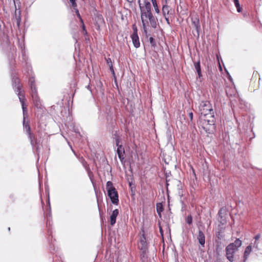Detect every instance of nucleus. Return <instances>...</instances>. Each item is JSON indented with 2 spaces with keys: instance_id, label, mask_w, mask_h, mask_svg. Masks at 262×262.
Here are the masks:
<instances>
[{
  "instance_id": "20",
  "label": "nucleus",
  "mask_w": 262,
  "mask_h": 262,
  "mask_svg": "<svg viewBox=\"0 0 262 262\" xmlns=\"http://www.w3.org/2000/svg\"><path fill=\"white\" fill-rule=\"evenodd\" d=\"M252 251V246L251 245L248 246L244 251V261L245 262L248 259L249 255Z\"/></svg>"
},
{
  "instance_id": "5",
  "label": "nucleus",
  "mask_w": 262,
  "mask_h": 262,
  "mask_svg": "<svg viewBox=\"0 0 262 262\" xmlns=\"http://www.w3.org/2000/svg\"><path fill=\"white\" fill-rule=\"evenodd\" d=\"M233 246L232 245H228L225 249L226 258L230 262L234 261V255L237 251Z\"/></svg>"
},
{
  "instance_id": "28",
  "label": "nucleus",
  "mask_w": 262,
  "mask_h": 262,
  "mask_svg": "<svg viewBox=\"0 0 262 262\" xmlns=\"http://www.w3.org/2000/svg\"><path fill=\"white\" fill-rule=\"evenodd\" d=\"M234 3V5L236 8L237 11L238 12H241L242 11V8L240 6V4L238 0H233Z\"/></svg>"
},
{
  "instance_id": "44",
  "label": "nucleus",
  "mask_w": 262,
  "mask_h": 262,
  "mask_svg": "<svg viewBox=\"0 0 262 262\" xmlns=\"http://www.w3.org/2000/svg\"><path fill=\"white\" fill-rule=\"evenodd\" d=\"M178 194L180 196H182L183 195L182 191L181 189H179L178 191Z\"/></svg>"
},
{
  "instance_id": "13",
  "label": "nucleus",
  "mask_w": 262,
  "mask_h": 262,
  "mask_svg": "<svg viewBox=\"0 0 262 262\" xmlns=\"http://www.w3.org/2000/svg\"><path fill=\"white\" fill-rule=\"evenodd\" d=\"M162 11V14L164 17H166V16H169L172 14L171 8H170V6H168L167 5L165 4L163 6Z\"/></svg>"
},
{
  "instance_id": "31",
  "label": "nucleus",
  "mask_w": 262,
  "mask_h": 262,
  "mask_svg": "<svg viewBox=\"0 0 262 262\" xmlns=\"http://www.w3.org/2000/svg\"><path fill=\"white\" fill-rule=\"evenodd\" d=\"M149 42L152 47H153L154 48L155 47H156V46H157L156 42L155 39L153 37H150L149 39Z\"/></svg>"
},
{
  "instance_id": "45",
  "label": "nucleus",
  "mask_w": 262,
  "mask_h": 262,
  "mask_svg": "<svg viewBox=\"0 0 262 262\" xmlns=\"http://www.w3.org/2000/svg\"><path fill=\"white\" fill-rule=\"evenodd\" d=\"M111 121H112V122H111L112 126V127H114V126H115V122H114L112 121V119H111Z\"/></svg>"
},
{
  "instance_id": "11",
  "label": "nucleus",
  "mask_w": 262,
  "mask_h": 262,
  "mask_svg": "<svg viewBox=\"0 0 262 262\" xmlns=\"http://www.w3.org/2000/svg\"><path fill=\"white\" fill-rule=\"evenodd\" d=\"M113 138L116 146L122 144L121 135L119 130H115L113 134Z\"/></svg>"
},
{
  "instance_id": "17",
  "label": "nucleus",
  "mask_w": 262,
  "mask_h": 262,
  "mask_svg": "<svg viewBox=\"0 0 262 262\" xmlns=\"http://www.w3.org/2000/svg\"><path fill=\"white\" fill-rule=\"evenodd\" d=\"M31 135H28L29 138L30 140L31 145L34 146L36 145L39 144L40 140L38 139L33 133L31 134Z\"/></svg>"
},
{
  "instance_id": "25",
  "label": "nucleus",
  "mask_w": 262,
  "mask_h": 262,
  "mask_svg": "<svg viewBox=\"0 0 262 262\" xmlns=\"http://www.w3.org/2000/svg\"><path fill=\"white\" fill-rule=\"evenodd\" d=\"M106 189L107 191H110L116 190V188L113 186V184L111 181H107L106 185Z\"/></svg>"
},
{
  "instance_id": "15",
  "label": "nucleus",
  "mask_w": 262,
  "mask_h": 262,
  "mask_svg": "<svg viewBox=\"0 0 262 262\" xmlns=\"http://www.w3.org/2000/svg\"><path fill=\"white\" fill-rule=\"evenodd\" d=\"M119 214V210L116 209L113 210L110 216V224L112 226H114L116 222V218Z\"/></svg>"
},
{
  "instance_id": "10",
  "label": "nucleus",
  "mask_w": 262,
  "mask_h": 262,
  "mask_svg": "<svg viewBox=\"0 0 262 262\" xmlns=\"http://www.w3.org/2000/svg\"><path fill=\"white\" fill-rule=\"evenodd\" d=\"M12 85L15 92L21 90V85L20 84V80L18 78L14 77L12 78Z\"/></svg>"
},
{
  "instance_id": "27",
  "label": "nucleus",
  "mask_w": 262,
  "mask_h": 262,
  "mask_svg": "<svg viewBox=\"0 0 262 262\" xmlns=\"http://www.w3.org/2000/svg\"><path fill=\"white\" fill-rule=\"evenodd\" d=\"M151 2L152 4L153 7L154 8L155 11L157 13H160V9H159L157 0H151Z\"/></svg>"
},
{
  "instance_id": "26",
  "label": "nucleus",
  "mask_w": 262,
  "mask_h": 262,
  "mask_svg": "<svg viewBox=\"0 0 262 262\" xmlns=\"http://www.w3.org/2000/svg\"><path fill=\"white\" fill-rule=\"evenodd\" d=\"M260 237V234H256L254 237V238L255 239V242L253 244V247L254 248H255L256 249H257V250H259V248H258V243L257 242Z\"/></svg>"
},
{
  "instance_id": "21",
  "label": "nucleus",
  "mask_w": 262,
  "mask_h": 262,
  "mask_svg": "<svg viewBox=\"0 0 262 262\" xmlns=\"http://www.w3.org/2000/svg\"><path fill=\"white\" fill-rule=\"evenodd\" d=\"M194 68L198 73V77L200 78L202 77L201 68L200 65V61L199 60L197 62H194Z\"/></svg>"
},
{
  "instance_id": "43",
  "label": "nucleus",
  "mask_w": 262,
  "mask_h": 262,
  "mask_svg": "<svg viewBox=\"0 0 262 262\" xmlns=\"http://www.w3.org/2000/svg\"><path fill=\"white\" fill-rule=\"evenodd\" d=\"M188 116L190 118V120H192L193 119V113L192 112L189 113Z\"/></svg>"
},
{
  "instance_id": "22",
  "label": "nucleus",
  "mask_w": 262,
  "mask_h": 262,
  "mask_svg": "<svg viewBox=\"0 0 262 262\" xmlns=\"http://www.w3.org/2000/svg\"><path fill=\"white\" fill-rule=\"evenodd\" d=\"M96 25L97 26L98 29H99L100 26L104 24V19L101 15H98L97 17Z\"/></svg>"
},
{
  "instance_id": "1",
  "label": "nucleus",
  "mask_w": 262,
  "mask_h": 262,
  "mask_svg": "<svg viewBox=\"0 0 262 262\" xmlns=\"http://www.w3.org/2000/svg\"><path fill=\"white\" fill-rule=\"evenodd\" d=\"M141 19L144 32L147 33V27L149 23L153 28H156L157 26L158 19L155 17L151 12V6L150 3L147 0H138Z\"/></svg>"
},
{
  "instance_id": "7",
  "label": "nucleus",
  "mask_w": 262,
  "mask_h": 262,
  "mask_svg": "<svg viewBox=\"0 0 262 262\" xmlns=\"http://www.w3.org/2000/svg\"><path fill=\"white\" fill-rule=\"evenodd\" d=\"M17 95H18L19 101L21 103L23 115L25 117L27 115L28 110L26 106H25V95L24 94L21 93V90L19 91L16 92Z\"/></svg>"
},
{
  "instance_id": "9",
  "label": "nucleus",
  "mask_w": 262,
  "mask_h": 262,
  "mask_svg": "<svg viewBox=\"0 0 262 262\" xmlns=\"http://www.w3.org/2000/svg\"><path fill=\"white\" fill-rule=\"evenodd\" d=\"M116 146L117 147L116 151L118 154V158H119L120 161L122 163L124 160V155H125L124 147L122 145V144H119L118 145H116Z\"/></svg>"
},
{
  "instance_id": "37",
  "label": "nucleus",
  "mask_w": 262,
  "mask_h": 262,
  "mask_svg": "<svg viewBox=\"0 0 262 262\" xmlns=\"http://www.w3.org/2000/svg\"><path fill=\"white\" fill-rule=\"evenodd\" d=\"M110 68V70H111L112 74L115 76V71H114V68H113V64H110V66L109 67Z\"/></svg>"
},
{
  "instance_id": "18",
  "label": "nucleus",
  "mask_w": 262,
  "mask_h": 262,
  "mask_svg": "<svg viewBox=\"0 0 262 262\" xmlns=\"http://www.w3.org/2000/svg\"><path fill=\"white\" fill-rule=\"evenodd\" d=\"M130 37L132 39V41L134 47L136 48L140 47V43L138 35H131Z\"/></svg>"
},
{
  "instance_id": "14",
  "label": "nucleus",
  "mask_w": 262,
  "mask_h": 262,
  "mask_svg": "<svg viewBox=\"0 0 262 262\" xmlns=\"http://www.w3.org/2000/svg\"><path fill=\"white\" fill-rule=\"evenodd\" d=\"M28 117V113L27 114V115L25 117L23 115V126L24 129H25L26 133L28 135H31V134L32 133L31 130V127L30 126V125L29 124V122H26V118Z\"/></svg>"
},
{
  "instance_id": "36",
  "label": "nucleus",
  "mask_w": 262,
  "mask_h": 262,
  "mask_svg": "<svg viewBox=\"0 0 262 262\" xmlns=\"http://www.w3.org/2000/svg\"><path fill=\"white\" fill-rule=\"evenodd\" d=\"M88 176L91 180V181L93 182L94 174L92 171L88 172Z\"/></svg>"
},
{
  "instance_id": "3",
  "label": "nucleus",
  "mask_w": 262,
  "mask_h": 262,
  "mask_svg": "<svg viewBox=\"0 0 262 262\" xmlns=\"http://www.w3.org/2000/svg\"><path fill=\"white\" fill-rule=\"evenodd\" d=\"M199 111L200 115L208 113V112H213L212 106L209 101H202L199 106Z\"/></svg>"
},
{
  "instance_id": "16",
  "label": "nucleus",
  "mask_w": 262,
  "mask_h": 262,
  "mask_svg": "<svg viewBox=\"0 0 262 262\" xmlns=\"http://www.w3.org/2000/svg\"><path fill=\"white\" fill-rule=\"evenodd\" d=\"M197 239L200 244L203 247H204L205 243V236L203 231L200 230H199Z\"/></svg>"
},
{
  "instance_id": "23",
  "label": "nucleus",
  "mask_w": 262,
  "mask_h": 262,
  "mask_svg": "<svg viewBox=\"0 0 262 262\" xmlns=\"http://www.w3.org/2000/svg\"><path fill=\"white\" fill-rule=\"evenodd\" d=\"M242 241L240 240L239 238H236L234 243H230L229 245H232L233 246V248L236 249V250H238V248L242 246Z\"/></svg>"
},
{
  "instance_id": "50",
  "label": "nucleus",
  "mask_w": 262,
  "mask_h": 262,
  "mask_svg": "<svg viewBox=\"0 0 262 262\" xmlns=\"http://www.w3.org/2000/svg\"><path fill=\"white\" fill-rule=\"evenodd\" d=\"M99 212H100V214L101 215V211H100V209H99Z\"/></svg>"
},
{
  "instance_id": "2",
  "label": "nucleus",
  "mask_w": 262,
  "mask_h": 262,
  "mask_svg": "<svg viewBox=\"0 0 262 262\" xmlns=\"http://www.w3.org/2000/svg\"><path fill=\"white\" fill-rule=\"evenodd\" d=\"M199 124L207 133L213 134L216 128L214 111L200 115Z\"/></svg>"
},
{
  "instance_id": "47",
  "label": "nucleus",
  "mask_w": 262,
  "mask_h": 262,
  "mask_svg": "<svg viewBox=\"0 0 262 262\" xmlns=\"http://www.w3.org/2000/svg\"><path fill=\"white\" fill-rule=\"evenodd\" d=\"M129 3H132L134 1V0H126Z\"/></svg>"
},
{
  "instance_id": "19",
  "label": "nucleus",
  "mask_w": 262,
  "mask_h": 262,
  "mask_svg": "<svg viewBox=\"0 0 262 262\" xmlns=\"http://www.w3.org/2000/svg\"><path fill=\"white\" fill-rule=\"evenodd\" d=\"M29 84L31 88V93L37 91V89L35 84V79L33 77H30L29 79Z\"/></svg>"
},
{
  "instance_id": "48",
  "label": "nucleus",
  "mask_w": 262,
  "mask_h": 262,
  "mask_svg": "<svg viewBox=\"0 0 262 262\" xmlns=\"http://www.w3.org/2000/svg\"><path fill=\"white\" fill-rule=\"evenodd\" d=\"M2 33L3 34V35L5 36V34L3 32H1V31H0V36H1L2 35Z\"/></svg>"
},
{
  "instance_id": "40",
  "label": "nucleus",
  "mask_w": 262,
  "mask_h": 262,
  "mask_svg": "<svg viewBox=\"0 0 262 262\" xmlns=\"http://www.w3.org/2000/svg\"><path fill=\"white\" fill-rule=\"evenodd\" d=\"M84 167L85 170L86 171L87 173L91 171L89 164Z\"/></svg>"
},
{
  "instance_id": "46",
  "label": "nucleus",
  "mask_w": 262,
  "mask_h": 262,
  "mask_svg": "<svg viewBox=\"0 0 262 262\" xmlns=\"http://www.w3.org/2000/svg\"><path fill=\"white\" fill-rule=\"evenodd\" d=\"M220 232L219 231L218 232V234H217V237L219 239H221V237H220Z\"/></svg>"
},
{
  "instance_id": "32",
  "label": "nucleus",
  "mask_w": 262,
  "mask_h": 262,
  "mask_svg": "<svg viewBox=\"0 0 262 262\" xmlns=\"http://www.w3.org/2000/svg\"><path fill=\"white\" fill-rule=\"evenodd\" d=\"M186 222L189 225H190V224H192V216L191 215H188L187 216V217L186 219Z\"/></svg>"
},
{
  "instance_id": "30",
  "label": "nucleus",
  "mask_w": 262,
  "mask_h": 262,
  "mask_svg": "<svg viewBox=\"0 0 262 262\" xmlns=\"http://www.w3.org/2000/svg\"><path fill=\"white\" fill-rule=\"evenodd\" d=\"M192 24L197 30L199 29V28H200L199 19L195 18L194 20L192 21Z\"/></svg>"
},
{
  "instance_id": "6",
  "label": "nucleus",
  "mask_w": 262,
  "mask_h": 262,
  "mask_svg": "<svg viewBox=\"0 0 262 262\" xmlns=\"http://www.w3.org/2000/svg\"><path fill=\"white\" fill-rule=\"evenodd\" d=\"M108 196L110 197L112 203L116 205H118L119 204V195L117 191L116 190L108 191L107 192Z\"/></svg>"
},
{
  "instance_id": "33",
  "label": "nucleus",
  "mask_w": 262,
  "mask_h": 262,
  "mask_svg": "<svg viewBox=\"0 0 262 262\" xmlns=\"http://www.w3.org/2000/svg\"><path fill=\"white\" fill-rule=\"evenodd\" d=\"M71 3V6L74 9H75V8H77V4L76 3V0H69Z\"/></svg>"
},
{
  "instance_id": "4",
  "label": "nucleus",
  "mask_w": 262,
  "mask_h": 262,
  "mask_svg": "<svg viewBox=\"0 0 262 262\" xmlns=\"http://www.w3.org/2000/svg\"><path fill=\"white\" fill-rule=\"evenodd\" d=\"M227 210L226 207H222L219 211L217 213V220L218 222L220 223V225H219V230L221 225H224L227 223Z\"/></svg>"
},
{
  "instance_id": "8",
  "label": "nucleus",
  "mask_w": 262,
  "mask_h": 262,
  "mask_svg": "<svg viewBox=\"0 0 262 262\" xmlns=\"http://www.w3.org/2000/svg\"><path fill=\"white\" fill-rule=\"evenodd\" d=\"M31 93L34 105L37 108H41V101H40V100L37 95V91L32 92Z\"/></svg>"
},
{
  "instance_id": "49",
  "label": "nucleus",
  "mask_w": 262,
  "mask_h": 262,
  "mask_svg": "<svg viewBox=\"0 0 262 262\" xmlns=\"http://www.w3.org/2000/svg\"><path fill=\"white\" fill-rule=\"evenodd\" d=\"M160 232H162V229L161 227H160Z\"/></svg>"
},
{
  "instance_id": "12",
  "label": "nucleus",
  "mask_w": 262,
  "mask_h": 262,
  "mask_svg": "<svg viewBox=\"0 0 262 262\" xmlns=\"http://www.w3.org/2000/svg\"><path fill=\"white\" fill-rule=\"evenodd\" d=\"M143 252H145L147 249V242L146 237L144 233H143L140 241V245L139 246Z\"/></svg>"
},
{
  "instance_id": "38",
  "label": "nucleus",
  "mask_w": 262,
  "mask_h": 262,
  "mask_svg": "<svg viewBox=\"0 0 262 262\" xmlns=\"http://www.w3.org/2000/svg\"><path fill=\"white\" fill-rule=\"evenodd\" d=\"M74 10H75V12L76 13L77 16L80 19L81 22H82V19L81 18L78 10L77 9V8H75V9Z\"/></svg>"
},
{
  "instance_id": "52",
  "label": "nucleus",
  "mask_w": 262,
  "mask_h": 262,
  "mask_svg": "<svg viewBox=\"0 0 262 262\" xmlns=\"http://www.w3.org/2000/svg\"><path fill=\"white\" fill-rule=\"evenodd\" d=\"M8 230H9V231H10V227H9V228H8Z\"/></svg>"
},
{
  "instance_id": "29",
  "label": "nucleus",
  "mask_w": 262,
  "mask_h": 262,
  "mask_svg": "<svg viewBox=\"0 0 262 262\" xmlns=\"http://www.w3.org/2000/svg\"><path fill=\"white\" fill-rule=\"evenodd\" d=\"M171 176V171H166L165 172V176L166 177V186L167 187L168 186V182L170 181V179L168 178L170 177Z\"/></svg>"
},
{
  "instance_id": "35",
  "label": "nucleus",
  "mask_w": 262,
  "mask_h": 262,
  "mask_svg": "<svg viewBox=\"0 0 262 262\" xmlns=\"http://www.w3.org/2000/svg\"><path fill=\"white\" fill-rule=\"evenodd\" d=\"M80 161H81V163L83 167H85V166L88 165L86 161L83 159V157L81 158Z\"/></svg>"
},
{
  "instance_id": "24",
  "label": "nucleus",
  "mask_w": 262,
  "mask_h": 262,
  "mask_svg": "<svg viewBox=\"0 0 262 262\" xmlns=\"http://www.w3.org/2000/svg\"><path fill=\"white\" fill-rule=\"evenodd\" d=\"M156 210L159 216L161 217V212L163 211L164 208L163 207L162 204L161 203H158L156 205Z\"/></svg>"
},
{
  "instance_id": "42",
  "label": "nucleus",
  "mask_w": 262,
  "mask_h": 262,
  "mask_svg": "<svg viewBox=\"0 0 262 262\" xmlns=\"http://www.w3.org/2000/svg\"><path fill=\"white\" fill-rule=\"evenodd\" d=\"M167 24L170 25V23L169 19V16H166V17H164Z\"/></svg>"
},
{
  "instance_id": "34",
  "label": "nucleus",
  "mask_w": 262,
  "mask_h": 262,
  "mask_svg": "<svg viewBox=\"0 0 262 262\" xmlns=\"http://www.w3.org/2000/svg\"><path fill=\"white\" fill-rule=\"evenodd\" d=\"M133 33L132 35H138V33H137V32H138V30H137V27H136V25H134L133 26Z\"/></svg>"
},
{
  "instance_id": "39",
  "label": "nucleus",
  "mask_w": 262,
  "mask_h": 262,
  "mask_svg": "<svg viewBox=\"0 0 262 262\" xmlns=\"http://www.w3.org/2000/svg\"><path fill=\"white\" fill-rule=\"evenodd\" d=\"M106 61L107 62V65L110 67L111 64H113L112 60L111 58H108L106 59Z\"/></svg>"
},
{
  "instance_id": "51",
  "label": "nucleus",
  "mask_w": 262,
  "mask_h": 262,
  "mask_svg": "<svg viewBox=\"0 0 262 262\" xmlns=\"http://www.w3.org/2000/svg\"><path fill=\"white\" fill-rule=\"evenodd\" d=\"M13 2L14 3L15 6L16 7L15 4V0H13Z\"/></svg>"
},
{
  "instance_id": "41",
  "label": "nucleus",
  "mask_w": 262,
  "mask_h": 262,
  "mask_svg": "<svg viewBox=\"0 0 262 262\" xmlns=\"http://www.w3.org/2000/svg\"><path fill=\"white\" fill-rule=\"evenodd\" d=\"M82 30H83V31L84 32V33H83V34H84V35H85V34H87V31H86V29H85V26H84V25L83 22L82 21Z\"/></svg>"
}]
</instances>
